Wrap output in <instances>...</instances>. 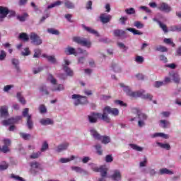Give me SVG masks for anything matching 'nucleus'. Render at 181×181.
<instances>
[{
	"mask_svg": "<svg viewBox=\"0 0 181 181\" xmlns=\"http://www.w3.org/2000/svg\"><path fill=\"white\" fill-rule=\"evenodd\" d=\"M120 87L123 88V90L129 97H132V98H136V97H141L144 100H149V101H152V98L153 96L149 93L145 94V90H140L137 91H132L131 90V88L129 86H125L124 83H120L119 84Z\"/></svg>",
	"mask_w": 181,
	"mask_h": 181,
	"instance_id": "f257e3e1",
	"label": "nucleus"
},
{
	"mask_svg": "<svg viewBox=\"0 0 181 181\" xmlns=\"http://www.w3.org/2000/svg\"><path fill=\"white\" fill-rule=\"evenodd\" d=\"M71 99L73 100L74 104L76 107H77V105H80L81 104H86V103H87V97L81 96L78 94L72 95Z\"/></svg>",
	"mask_w": 181,
	"mask_h": 181,
	"instance_id": "f03ea898",
	"label": "nucleus"
},
{
	"mask_svg": "<svg viewBox=\"0 0 181 181\" xmlns=\"http://www.w3.org/2000/svg\"><path fill=\"white\" fill-rule=\"evenodd\" d=\"M74 42L75 43H78V45H81V46H84L85 47H88L90 49L91 47V42L86 38L81 37H74Z\"/></svg>",
	"mask_w": 181,
	"mask_h": 181,
	"instance_id": "7ed1b4c3",
	"label": "nucleus"
},
{
	"mask_svg": "<svg viewBox=\"0 0 181 181\" xmlns=\"http://www.w3.org/2000/svg\"><path fill=\"white\" fill-rule=\"evenodd\" d=\"M157 9L160 11V12H164V13H170L172 12L173 8L168 3L161 2L158 5Z\"/></svg>",
	"mask_w": 181,
	"mask_h": 181,
	"instance_id": "20e7f679",
	"label": "nucleus"
},
{
	"mask_svg": "<svg viewBox=\"0 0 181 181\" xmlns=\"http://www.w3.org/2000/svg\"><path fill=\"white\" fill-rule=\"evenodd\" d=\"M30 40H31V43L35 46H40V45L43 43L42 38H40L36 33H31L30 34Z\"/></svg>",
	"mask_w": 181,
	"mask_h": 181,
	"instance_id": "39448f33",
	"label": "nucleus"
},
{
	"mask_svg": "<svg viewBox=\"0 0 181 181\" xmlns=\"http://www.w3.org/2000/svg\"><path fill=\"white\" fill-rule=\"evenodd\" d=\"M22 119V116H17L16 117H11L8 119H4L1 122L2 125L4 127H8V125H12L13 124H16L18 121H21Z\"/></svg>",
	"mask_w": 181,
	"mask_h": 181,
	"instance_id": "423d86ee",
	"label": "nucleus"
},
{
	"mask_svg": "<svg viewBox=\"0 0 181 181\" xmlns=\"http://www.w3.org/2000/svg\"><path fill=\"white\" fill-rule=\"evenodd\" d=\"M137 119H138V127L139 128H142L145 127V125H146V124L145 123V121L148 119V115L144 112L139 113V115L137 116Z\"/></svg>",
	"mask_w": 181,
	"mask_h": 181,
	"instance_id": "0eeeda50",
	"label": "nucleus"
},
{
	"mask_svg": "<svg viewBox=\"0 0 181 181\" xmlns=\"http://www.w3.org/2000/svg\"><path fill=\"white\" fill-rule=\"evenodd\" d=\"M64 64L62 65L64 71L65 73H66L67 76H70L71 77L73 76V71L69 67H68V66H70L71 62L67 58H64Z\"/></svg>",
	"mask_w": 181,
	"mask_h": 181,
	"instance_id": "6e6552de",
	"label": "nucleus"
},
{
	"mask_svg": "<svg viewBox=\"0 0 181 181\" xmlns=\"http://www.w3.org/2000/svg\"><path fill=\"white\" fill-rule=\"evenodd\" d=\"M100 113L93 112L88 116V121L90 124H97L99 119Z\"/></svg>",
	"mask_w": 181,
	"mask_h": 181,
	"instance_id": "1a4fd4ad",
	"label": "nucleus"
},
{
	"mask_svg": "<svg viewBox=\"0 0 181 181\" xmlns=\"http://www.w3.org/2000/svg\"><path fill=\"white\" fill-rule=\"evenodd\" d=\"M9 15V9L7 7L0 6V22H4V19Z\"/></svg>",
	"mask_w": 181,
	"mask_h": 181,
	"instance_id": "9d476101",
	"label": "nucleus"
},
{
	"mask_svg": "<svg viewBox=\"0 0 181 181\" xmlns=\"http://www.w3.org/2000/svg\"><path fill=\"white\" fill-rule=\"evenodd\" d=\"M9 117V112H8V106H2L0 109V118L1 119H6Z\"/></svg>",
	"mask_w": 181,
	"mask_h": 181,
	"instance_id": "9b49d317",
	"label": "nucleus"
},
{
	"mask_svg": "<svg viewBox=\"0 0 181 181\" xmlns=\"http://www.w3.org/2000/svg\"><path fill=\"white\" fill-rule=\"evenodd\" d=\"M105 111H107V114H110L113 117H118L119 115V110L117 108H112L110 106L105 107Z\"/></svg>",
	"mask_w": 181,
	"mask_h": 181,
	"instance_id": "f8f14e48",
	"label": "nucleus"
},
{
	"mask_svg": "<svg viewBox=\"0 0 181 181\" xmlns=\"http://www.w3.org/2000/svg\"><path fill=\"white\" fill-rule=\"evenodd\" d=\"M99 119H101L102 121H104L105 122H107V124H110L111 122V118L108 116V112L105 111V107L103 109V113H99Z\"/></svg>",
	"mask_w": 181,
	"mask_h": 181,
	"instance_id": "ddd939ff",
	"label": "nucleus"
},
{
	"mask_svg": "<svg viewBox=\"0 0 181 181\" xmlns=\"http://www.w3.org/2000/svg\"><path fill=\"white\" fill-rule=\"evenodd\" d=\"M169 76H170L171 80H173V81L175 84H180L181 78H180V75H179V74H177L176 72H170Z\"/></svg>",
	"mask_w": 181,
	"mask_h": 181,
	"instance_id": "4468645a",
	"label": "nucleus"
},
{
	"mask_svg": "<svg viewBox=\"0 0 181 181\" xmlns=\"http://www.w3.org/2000/svg\"><path fill=\"white\" fill-rule=\"evenodd\" d=\"M110 178L114 181H119L122 178V175L121 174V171L119 170H114L113 173L110 175Z\"/></svg>",
	"mask_w": 181,
	"mask_h": 181,
	"instance_id": "2eb2a0df",
	"label": "nucleus"
},
{
	"mask_svg": "<svg viewBox=\"0 0 181 181\" xmlns=\"http://www.w3.org/2000/svg\"><path fill=\"white\" fill-rule=\"evenodd\" d=\"M100 19L102 23H108L112 19V16L107 13H102L100 16Z\"/></svg>",
	"mask_w": 181,
	"mask_h": 181,
	"instance_id": "dca6fc26",
	"label": "nucleus"
},
{
	"mask_svg": "<svg viewBox=\"0 0 181 181\" xmlns=\"http://www.w3.org/2000/svg\"><path fill=\"white\" fill-rule=\"evenodd\" d=\"M69 143L64 142L62 143L57 146L56 152H58V153H60V152H63L64 151H67V148H69Z\"/></svg>",
	"mask_w": 181,
	"mask_h": 181,
	"instance_id": "f3484780",
	"label": "nucleus"
},
{
	"mask_svg": "<svg viewBox=\"0 0 181 181\" xmlns=\"http://www.w3.org/2000/svg\"><path fill=\"white\" fill-rule=\"evenodd\" d=\"M89 132L91 135V136H93V138H94V139H101V135L99 134L98 132H97V130L95 129V128L94 127H90L89 129Z\"/></svg>",
	"mask_w": 181,
	"mask_h": 181,
	"instance_id": "a211bd4d",
	"label": "nucleus"
},
{
	"mask_svg": "<svg viewBox=\"0 0 181 181\" xmlns=\"http://www.w3.org/2000/svg\"><path fill=\"white\" fill-rule=\"evenodd\" d=\"M40 123L41 125H44L45 127L47 125H53L54 124V121L50 118L41 119L40 120Z\"/></svg>",
	"mask_w": 181,
	"mask_h": 181,
	"instance_id": "6ab92c4d",
	"label": "nucleus"
},
{
	"mask_svg": "<svg viewBox=\"0 0 181 181\" xmlns=\"http://www.w3.org/2000/svg\"><path fill=\"white\" fill-rule=\"evenodd\" d=\"M64 52L66 54H67L68 56H71V54H74V56H77L78 54L77 52L76 51V49L69 46L65 48Z\"/></svg>",
	"mask_w": 181,
	"mask_h": 181,
	"instance_id": "aec40b11",
	"label": "nucleus"
},
{
	"mask_svg": "<svg viewBox=\"0 0 181 181\" xmlns=\"http://www.w3.org/2000/svg\"><path fill=\"white\" fill-rule=\"evenodd\" d=\"M158 173L159 175H169L170 176L175 175V172H173V170H169L166 168H160Z\"/></svg>",
	"mask_w": 181,
	"mask_h": 181,
	"instance_id": "412c9836",
	"label": "nucleus"
},
{
	"mask_svg": "<svg viewBox=\"0 0 181 181\" xmlns=\"http://www.w3.org/2000/svg\"><path fill=\"white\" fill-rule=\"evenodd\" d=\"M42 56L47 60V62L52 63V64H57V59H56L54 56L47 55L46 54H43Z\"/></svg>",
	"mask_w": 181,
	"mask_h": 181,
	"instance_id": "4be33fe9",
	"label": "nucleus"
},
{
	"mask_svg": "<svg viewBox=\"0 0 181 181\" xmlns=\"http://www.w3.org/2000/svg\"><path fill=\"white\" fill-rule=\"evenodd\" d=\"M159 125L160 128L166 129L168 128H170V122L166 119H161L159 121Z\"/></svg>",
	"mask_w": 181,
	"mask_h": 181,
	"instance_id": "5701e85b",
	"label": "nucleus"
},
{
	"mask_svg": "<svg viewBox=\"0 0 181 181\" xmlns=\"http://www.w3.org/2000/svg\"><path fill=\"white\" fill-rule=\"evenodd\" d=\"M113 34L114 36H115L116 37H127V36H125V31H124L123 30H119V29H116L113 30Z\"/></svg>",
	"mask_w": 181,
	"mask_h": 181,
	"instance_id": "b1692460",
	"label": "nucleus"
},
{
	"mask_svg": "<svg viewBox=\"0 0 181 181\" xmlns=\"http://www.w3.org/2000/svg\"><path fill=\"white\" fill-rule=\"evenodd\" d=\"M83 29H85V30H86V32H88V33H91L92 35H95V36H96L97 37H100V33H98L97 30L90 28V27H88V26H86V25H82Z\"/></svg>",
	"mask_w": 181,
	"mask_h": 181,
	"instance_id": "393cba45",
	"label": "nucleus"
},
{
	"mask_svg": "<svg viewBox=\"0 0 181 181\" xmlns=\"http://www.w3.org/2000/svg\"><path fill=\"white\" fill-rule=\"evenodd\" d=\"M100 173V176L104 178L107 177V173L108 172V168L105 165H102L99 168V171Z\"/></svg>",
	"mask_w": 181,
	"mask_h": 181,
	"instance_id": "a878e982",
	"label": "nucleus"
},
{
	"mask_svg": "<svg viewBox=\"0 0 181 181\" xmlns=\"http://www.w3.org/2000/svg\"><path fill=\"white\" fill-rule=\"evenodd\" d=\"M151 138H163V139H169V134L165 133H154L151 135Z\"/></svg>",
	"mask_w": 181,
	"mask_h": 181,
	"instance_id": "bb28decb",
	"label": "nucleus"
},
{
	"mask_svg": "<svg viewBox=\"0 0 181 181\" xmlns=\"http://www.w3.org/2000/svg\"><path fill=\"white\" fill-rule=\"evenodd\" d=\"M71 170H74L76 173H83V175H87V171L78 166H72L71 167Z\"/></svg>",
	"mask_w": 181,
	"mask_h": 181,
	"instance_id": "cd10ccee",
	"label": "nucleus"
},
{
	"mask_svg": "<svg viewBox=\"0 0 181 181\" xmlns=\"http://www.w3.org/2000/svg\"><path fill=\"white\" fill-rule=\"evenodd\" d=\"M64 5L68 9H74V8H76V5L74 4V3H73L70 0H64Z\"/></svg>",
	"mask_w": 181,
	"mask_h": 181,
	"instance_id": "c85d7f7f",
	"label": "nucleus"
},
{
	"mask_svg": "<svg viewBox=\"0 0 181 181\" xmlns=\"http://www.w3.org/2000/svg\"><path fill=\"white\" fill-rule=\"evenodd\" d=\"M11 63L13 66H14L17 73H21V67H19V60L15 58H13L11 59Z\"/></svg>",
	"mask_w": 181,
	"mask_h": 181,
	"instance_id": "c756f323",
	"label": "nucleus"
},
{
	"mask_svg": "<svg viewBox=\"0 0 181 181\" xmlns=\"http://www.w3.org/2000/svg\"><path fill=\"white\" fill-rule=\"evenodd\" d=\"M98 141H101L102 144L107 145L111 142V139L108 136H100V139H98Z\"/></svg>",
	"mask_w": 181,
	"mask_h": 181,
	"instance_id": "7c9ffc66",
	"label": "nucleus"
},
{
	"mask_svg": "<svg viewBox=\"0 0 181 181\" xmlns=\"http://www.w3.org/2000/svg\"><path fill=\"white\" fill-rule=\"evenodd\" d=\"M39 91L42 95H48L49 90H47V87L45 85H42L39 87Z\"/></svg>",
	"mask_w": 181,
	"mask_h": 181,
	"instance_id": "2f4dec72",
	"label": "nucleus"
},
{
	"mask_svg": "<svg viewBox=\"0 0 181 181\" xmlns=\"http://www.w3.org/2000/svg\"><path fill=\"white\" fill-rule=\"evenodd\" d=\"M18 37L21 40H23V42H28L29 39H30V35H28L26 33H20Z\"/></svg>",
	"mask_w": 181,
	"mask_h": 181,
	"instance_id": "473e14b6",
	"label": "nucleus"
},
{
	"mask_svg": "<svg viewBox=\"0 0 181 181\" xmlns=\"http://www.w3.org/2000/svg\"><path fill=\"white\" fill-rule=\"evenodd\" d=\"M27 127L28 129H33V121L32 120V115L28 116L27 118Z\"/></svg>",
	"mask_w": 181,
	"mask_h": 181,
	"instance_id": "72a5a7b5",
	"label": "nucleus"
},
{
	"mask_svg": "<svg viewBox=\"0 0 181 181\" xmlns=\"http://www.w3.org/2000/svg\"><path fill=\"white\" fill-rule=\"evenodd\" d=\"M62 4H63V2H62V1H60V0H58V1L51 4L50 5H49L47 7V10L52 9V8H56L57 6H60V5H62Z\"/></svg>",
	"mask_w": 181,
	"mask_h": 181,
	"instance_id": "f704fd0d",
	"label": "nucleus"
},
{
	"mask_svg": "<svg viewBox=\"0 0 181 181\" xmlns=\"http://www.w3.org/2000/svg\"><path fill=\"white\" fill-rule=\"evenodd\" d=\"M129 146H130V148H132V149H134V151H136L137 152H142V151H144V148L136 144H129Z\"/></svg>",
	"mask_w": 181,
	"mask_h": 181,
	"instance_id": "c9c22d12",
	"label": "nucleus"
},
{
	"mask_svg": "<svg viewBox=\"0 0 181 181\" xmlns=\"http://www.w3.org/2000/svg\"><path fill=\"white\" fill-rule=\"evenodd\" d=\"M126 30H128L129 32H131L132 33H133V35H144V33L135 29V28H128L126 29Z\"/></svg>",
	"mask_w": 181,
	"mask_h": 181,
	"instance_id": "e433bc0d",
	"label": "nucleus"
},
{
	"mask_svg": "<svg viewBox=\"0 0 181 181\" xmlns=\"http://www.w3.org/2000/svg\"><path fill=\"white\" fill-rule=\"evenodd\" d=\"M156 144L162 148L163 149H166L167 151H170V145L169 144H163L160 142H157Z\"/></svg>",
	"mask_w": 181,
	"mask_h": 181,
	"instance_id": "4c0bfd02",
	"label": "nucleus"
},
{
	"mask_svg": "<svg viewBox=\"0 0 181 181\" xmlns=\"http://www.w3.org/2000/svg\"><path fill=\"white\" fill-rule=\"evenodd\" d=\"M9 168V164L6 163V161H1L0 163V171L6 170Z\"/></svg>",
	"mask_w": 181,
	"mask_h": 181,
	"instance_id": "58836bf2",
	"label": "nucleus"
},
{
	"mask_svg": "<svg viewBox=\"0 0 181 181\" xmlns=\"http://www.w3.org/2000/svg\"><path fill=\"white\" fill-rule=\"evenodd\" d=\"M16 97L18 100V101H20L21 103V104H26V100H25V98H23V96L22 95V93L18 92L17 93Z\"/></svg>",
	"mask_w": 181,
	"mask_h": 181,
	"instance_id": "ea45409f",
	"label": "nucleus"
},
{
	"mask_svg": "<svg viewBox=\"0 0 181 181\" xmlns=\"http://www.w3.org/2000/svg\"><path fill=\"white\" fill-rule=\"evenodd\" d=\"M156 52H161V53H164L165 52H168V48L166 47L158 45L155 47Z\"/></svg>",
	"mask_w": 181,
	"mask_h": 181,
	"instance_id": "a19ab883",
	"label": "nucleus"
},
{
	"mask_svg": "<svg viewBox=\"0 0 181 181\" xmlns=\"http://www.w3.org/2000/svg\"><path fill=\"white\" fill-rule=\"evenodd\" d=\"M20 136L24 139V141H29V139H30L31 135L30 134L20 132Z\"/></svg>",
	"mask_w": 181,
	"mask_h": 181,
	"instance_id": "79ce46f5",
	"label": "nucleus"
},
{
	"mask_svg": "<svg viewBox=\"0 0 181 181\" xmlns=\"http://www.w3.org/2000/svg\"><path fill=\"white\" fill-rule=\"evenodd\" d=\"M76 159V156H71L70 158H60L59 161L61 163H67V162H71V160H74Z\"/></svg>",
	"mask_w": 181,
	"mask_h": 181,
	"instance_id": "37998d69",
	"label": "nucleus"
},
{
	"mask_svg": "<svg viewBox=\"0 0 181 181\" xmlns=\"http://www.w3.org/2000/svg\"><path fill=\"white\" fill-rule=\"evenodd\" d=\"M64 90V86L59 84L57 86H53L52 91H63Z\"/></svg>",
	"mask_w": 181,
	"mask_h": 181,
	"instance_id": "c03bdc74",
	"label": "nucleus"
},
{
	"mask_svg": "<svg viewBox=\"0 0 181 181\" xmlns=\"http://www.w3.org/2000/svg\"><path fill=\"white\" fill-rule=\"evenodd\" d=\"M103 146H101V144H96L95 146V148L96 150V152L98 153V155L101 156L103 155Z\"/></svg>",
	"mask_w": 181,
	"mask_h": 181,
	"instance_id": "a18cd8bd",
	"label": "nucleus"
},
{
	"mask_svg": "<svg viewBox=\"0 0 181 181\" xmlns=\"http://www.w3.org/2000/svg\"><path fill=\"white\" fill-rule=\"evenodd\" d=\"M41 156H42V152L37 151L36 153H33L30 156V159H37V158H40Z\"/></svg>",
	"mask_w": 181,
	"mask_h": 181,
	"instance_id": "49530a36",
	"label": "nucleus"
},
{
	"mask_svg": "<svg viewBox=\"0 0 181 181\" xmlns=\"http://www.w3.org/2000/svg\"><path fill=\"white\" fill-rule=\"evenodd\" d=\"M49 149V144L47 141H44L40 149V152H46Z\"/></svg>",
	"mask_w": 181,
	"mask_h": 181,
	"instance_id": "de8ad7c7",
	"label": "nucleus"
},
{
	"mask_svg": "<svg viewBox=\"0 0 181 181\" xmlns=\"http://www.w3.org/2000/svg\"><path fill=\"white\" fill-rule=\"evenodd\" d=\"M30 168H33V169H39L40 166V163L36 161H33L30 163Z\"/></svg>",
	"mask_w": 181,
	"mask_h": 181,
	"instance_id": "09e8293b",
	"label": "nucleus"
},
{
	"mask_svg": "<svg viewBox=\"0 0 181 181\" xmlns=\"http://www.w3.org/2000/svg\"><path fill=\"white\" fill-rule=\"evenodd\" d=\"M48 80L50 81L51 84H53V86H56V84H57V80H56L52 74L48 75Z\"/></svg>",
	"mask_w": 181,
	"mask_h": 181,
	"instance_id": "8fccbe9b",
	"label": "nucleus"
},
{
	"mask_svg": "<svg viewBox=\"0 0 181 181\" xmlns=\"http://www.w3.org/2000/svg\"><path fill=\"white\" fill-rule=\"evenodd\" d=\"M163 42L164 43H165V45H171L173 47H175V46H176V45L173 43V40H172V38H165L163 40Z\"/></svg>",
	"mask_w": 181,
	"mask_h": 181,
	"instance_id": "3c124183",
	"label": "nucleus"
},
{
	"mask_svg": "<svg viewBox=\"0 0 181 181\" xmlns=\"http://www.w3.org/2000/svg\"><path fill=\"white\" fill-rule=\"evenodd\" d=\"M117 46L122 52H127V50H128V47L125 46V44L123 42H117Z\"/></svg>",
	"mask_w": 181,
	"mask_h": 181,
	"instance_id": "603ef678",
	"label": "nucleus"
},
{
	"mask_svg": "<svg viewBox=\"0 0 181 181\" xmlns=\"http://www.w3.org/2000/svg\"><path fill=\"white\" fill-rule=\"evenodd\" d=\"M47 32H48V33H50L51 35H60V32H59V30H57L54 28H48Z\"/></svg>",
	"mask_w": 181,
	"mask_h": 181,
	"instance_id": "864d4df0",
	"label": "nucleus"
},
{
	"mask_svg": "<svg viewBox=\"0 0 181 181\" xmlns=\"http://www.w3.org/2000/svg\"><path fill=\"white\" fill-rule=\"evenodd\" d=\"M124 12L127 13V15H135L136 11L135 8H129L124 10Z\"/></svg>",
	"mask_w": 181,
	"mask_h": 181,
	"instance_id": "5fc2aeb1",
	"label": "nucleus"
},
{
	"mask_svg": "<svg viewBox=\"0 0 181 181\" xmlns=\"http://www.w3.org/2000/svg\"><path fill=\"white\" fill-rule=\"evenodd\" d=\"M11 179H14V180H17V181H26L22 177L19 175H15V174H11Z\"/></svg>",
	"mask_w": 181,
	"mask_h": 181,
	"instance_id": "6e6d98bb",
	"label": "nucleus"
},
{
	"mask_svg": "<svg viewBox=\"0 0 181 181\" xmlns=\"http://www.w3.org/2000/svg\"><path fill=\"white\" fill-rule=\"evenodd\" d=\"M39 111L40 114H46V112H47V108H46L45 105H40L39 107Z\"/></svg>",
	"mask_w": 181,
	"mask_h": 181,
	"instance_id": "4d7b16f0",
	"label": "nucleus"
},
{
	"mask_svg": "<svg viewBox=\"0 0 181 181\" xmlns=\"http://www.w3.org/2000/svg\"><path fill=\"white\" fill-rule=\"evenodd\" d=\"M135 62L136 63H138L139 64H142L143 62H144V57L142 56H136L135 57Z\"/></svg>",
	"mask_w": 181,
	"mask_h": 181,
	"instance_id": "13d9d810",
	"label": "nucleus"
},
{
	"mask_svg": "<svg viewBox=\"0 0 181 181\" xmlns=\"http://www.w3.org/2000/svg\"><path fill=\"white\" fill-rule=\"evenodd\" d=\"M28 13H24L22 16H17V19H18V21H20V22H25V21H26V18H28Z\"/></svg>",
	"mask_w": 181,
	"mask_h": 181,
	"instance_id": "bf43d9fd",
	"label": "nucleus"
},
{
	"mask_svg": "<svg viewBox=\"0 0 181 181\" xmlns=\"http://www.w3.org/2000/svg\"><path fill=\"white\" fill-rule=\"evenodd\" d=\"M139 9L144 11L146 13H152V10L149 9L147 6H141L139 7Z\"/></svg>",
	"mask_w": 181,
	"mask_h": 181,
	"instance_id": "052dcab7",
	"label": "nucleus"
},
{
	"mask_svg": "<svg viewBox=\"0 0 181 181\" xmlns=\"http://www.w3.org/2000/svg\"><path fill=\"white\" fill-rule=\"evenodd\" d=\"M128 21V16H122L119 19V21L121 23V25H126V22Z\"/></svg>",
	"mask_w": 181,
	"mask_h": 181,
	"instance_id": "680f3d73",
	"label": "nucleus"
},
{
	"mask_svg": "<svg viewBox=\"0 0 181 181\" xmlns=\"http://www.w3.org/2000/svg\"><path fill=\"white\" fill-rule=\"evenodd\" d=\"M134 25L135 28H137V29H143L144 26V24L141 23V21H135Z\"/></svg>",
	"mask_w": 181,
	"mask_h": 181,
	"instance_id": "e2e57ef3",
	"label": "nucleus"
},
{
	"mask_svg": "<svg viewBox=\"0 0 181 181\" xmlns=\"http://www.w3.org/2000/svg\"><path fill=\"white\" fill-rule=\"evenodd\" d=\"M6 58V52H5L3 49L1 50L0 52V62H4Z\"/></svg>",
	"mask_w": 181,
	"mask_h": 181,
	"instance_id": "0e129e2a",
	"label": "nucleus"
},
{
	"mask_svg": "<svg viewBox=\"0 0 181 181\" xmlns=\"http://www.w3.org/2000/svg\"><path fill=\"white\" fill-rule=\"evenodd\" d=\"M158 25L165 33H168V27L166 26V25L163 24L162 22L159 23Z\"/></svg>",
	"mask_w": 181,
	"mask_h": 181,
	"instance_id": "69168bd1",
	"label": "nucleus"
},
{
	"mask_svg": "<svg viewBox=\"0 0 181 181\" xmlns=\"http://www.w3.org/2000/svg\"><path fill=\"white\" fill-rule=\"evenodd\" d=\"M41 53H42V50H40V49H34L33 57H35V58L39 57V56H40Z\"/></svg>",
	"mask_w": 181,
	"mask_h": 181,
	"instance_id": "338daca9",
	"label": "nucleus"
},
{
	"mask_svg": "<svg viewBox=\"0 0 181 181\" xmlns=\"http://www.w3.org/2000/svg\"><path fill=\"white\" fill-rule=\"evenodd\" d=\"M29 54H30V51L28 47L25 48L24 50L21 52L22 56H29Z\"/></svg>",
	"mask_w": 181,
	"mask_h": 181,
	"instance_id": "774afa93",
	"label": "nucleus"
}]
</instances>
